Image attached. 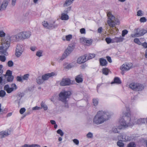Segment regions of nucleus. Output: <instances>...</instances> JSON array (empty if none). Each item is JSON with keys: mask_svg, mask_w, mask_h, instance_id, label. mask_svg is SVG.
Wrapping results in <instances>:
<instances>
[{"mask_svg": "<svg viewBox=\"0 0 147 147\" xmlns=\"http://www.w3.org/2000/svg\"><path fill=\"white\" fill-rule=\"evenodd\" d=\"M127 112H126L123 116V118L120 120V125L118 127H113L112 130L115 133H119L121 129L126 128L131 125V123L130 122V116H131L130 109L129 107H126Z\"/></svg>", "mask_w": 147, "mask_h": 147, "instance_id": "1", "label": "nucleus"}, {"mask_svg": "<svg viewBox=\"0 0 147 147\" xmlns=\"http://www.w3.org/2000/svg\"><path fill=\"white\" fill-rule=\"evenodd\" d=\"M110 117L109 113L103 111H99L94 118L93 123L96 125L102 124L108 120Z\"/></svg>", "mask_w": 147, "mask_h": 147, "instance_id": "2", "label": "nucleus"}, {"mask_svg": "<svg viewBox=\"0 0 147 147\" xmlns=\"http://www.w3.org/2000/svg\"><path fill=\"white\" fill-rule=\"evenodd\" d=\"M107 15L109 19V20L107 21V23L111 28H113L115 27L116 24H119V20L115 18L111 14V12H107Z\"/></svg>", "mask_w": 147, "mask_h": 147, "instance_id": "3", "label": "nucleus"}, {"mask_svg": "<svg viewBox=\"0 0 147 147\" xmlns=\"http://www.w3.org/2000/svg\"><path fill=\"white\" fill-rule=\"evenodd\" d=\"M71 94L70 91H65L61 92L59 94V99L63 102H67V99L69 98Z\"/></svg>", "mask_w": 147, "mask_h": 147, "instance_id": "4", "label": "nucleus"}, {"mask_svg": "<svg viewBox=\"0 0 147 147\" xmlns=\"http://www.w3.org/2000/svg\"><path fill=\"white\" fill-rule=\"evenodd\" d=\"M19 33L16 35H13L11 36V37L8 36L6 37L4 39L2 38V40L4 42H5L6 43H7V41H9L8 39L9 40V45H10V41L16 42L21 39L20 36L19 35Z\"/></svg>", "mask_w": 147, "mask_h": 147, "instance_id": "5", "label": "nucleus"}, {"mask_svg": "<svg viewBox=\"0 0 147 147\" xmlns=\"http://www.w3.org/2000/svg\"><path fill=\"white\" fill-rule=\"evenodd\" d=\"M129 87L135 91H141L144 89V86L143 85L137 83H132L130 84L129 85Z\"/></svg>", "mask_w": 147, "mask_h": 147, "instance_id": "6", "label": "nucleus"}, {"mask_svg": "<svg viewBox=\"0 0 147 147\" xmlns=\"http://www.w3.org/2000/svg\"><path fill=\"white\" fill-rule=\"evenodd\" d=\"M9 41H7V43H6L5 42H4L2 40V51H0L1 54H4V55L7 56L8 55V53L6 52L7 50L8 49L10 46L9 45V39H8Z\"/></svg>", "mask_w": 147, "mask_h": 147, "instance_id": "7", "label": "nucleus"}, {"mask_svg": "<svg viewBox=\"0 0 147 147\" xmlns=\"http://www.w3.org/2000/svg\"><path fill=\"white\" fill-rule=\"evenodd\" d=\"M73 50V46H68L62 55L60 59V60L61 61L63 60Z\"/></svg>", "mask_w": 147, "mask_h": 147, "instance_id": "8", "label": "nucleus"}, {"mask_svg": "<svg viewBox=\"0 0 147 147\" xmlns=\"http://www.w3.org/2000/svg\"><path fill=\"white\" fill-rule=\"evenodd\" d=\"M21 39H25L29 38L31 35V32L29 31H24L19 33Z\"/></svg>", "mask_w": 147, "mask_h": 147, "instance_id": "9", "label": "nucleus"}, {"mask_svg": "<svg viewBox=\"0 0 147 147\" xmlns=\"http://www.w3.org/2000/svg\"><path fill=\"white\" fill-rule=\"evenodd\" d=\"M132 64L131 63H125L123 64L120 67V69L122 71H127L132 67Z\"/></svg>", "mask_w": 147, "mask_h": 147, "instance_id": "10", "label": "nucleus"}, {"mask_svg": "<svg viewBox=\"0 0 147 147\" xmlns=\"http://www.w3.org/2000/svg\"><path fill=\"white\" fill-rule=\"evenodd\" d=\"M71 84V80L69 78H63L62 81L60 82V85L61 86H68Z\"/></svg>", "mask_w": 147, "mask_h": 147, "instance_id": "11", "label": "nucleus"}, {"mask_svg": "<svg viewBox=\"0 0 147 147\" xmlns=\"http://www.w3.org/2000/svg\"><path fill=\"white\" fill-rule=\"evenodd\" d=\"M8 3V0H4L2 3L0 0V11L5 10L7 6Z\"/></svg>", "mask_w": 147, "mask_h": 147, "instance_id": "12", "label": "nucleus"}, {"mask_svg": "<svg viewBox=\"0 0 147 147\" xmlns=\"http://www.w3.org/2000/svg\"><path fill=\"white\" fill-rule=\"evenodd\" d=\"M43 26L45 28L49 29H52L56 28L57 26V25H53L52 24H49L47 22L44 21L42 22Z\"/></svg>", "mask_w": 147, "mask_h": 147, "instance_id": "13", "label": "nucleus"}, {"mask_svg": "<svg viewBox=\"0 0 147 147\" xmlns=\"http://www.w3.org/2000/svg\"><path fill=\"white\" fill-rule=\"evenodd\" d=\"M130 120L131 119H130ZM146 119H140L137 120L136 121L132 122V121L130 120V122L131 123V125L130 126H132L135 124H141L145 123Z\"/></svg>", "mask_w": 147, "mask_h": 147, "instance_id": "14", "label": "nucleus"}, {"mask_svg": "<svg viewBox=\"0 0 147 147\" xmlns=\"http://www.w3.org/2000/svg\"><path fill=\"white\" fill-rule=\"evenodd\" d=\"M87 55L85 54L84 56H82L79 57L77 59V61L78 63L81 64L84 63L87 61L86 57Z\"/></svg>", "mask_w": 147, "mask_h": 147, "instance_id": "15", "label": "nucleus"}, {"mask_svg": "<svg viewBox=\"0 0 147 147\" xmlns=\"http://www.w3.org/2000/svg\"><path fill=\"white\" fill-rule=\"evenodd\" d=\"M68 13L67 10H65L64 11V12L61 13V19L63 20H67L69 19V17L67 15Z\"/></svg>", "mask_w": 147, "mask_h": 147, "instance_id": "16", "label": "nucleus"}, {"mask_svg": "<svg viewBox=\"0 0 147 147\" xmlns=\"http://www.w3.org/2000/svg\"><path fill=\"white\" fill-rule=\"evenodd\" d=\"M54 72H51L50 73H47L42 76V78L43 81L48 80L49 78L55 75Z\"/></svg>", "mask_w": 147, "mask_h": 147, "instance_id": "17", "label": "nucleus"}, {"mask_svg": "<svg viewBox=\"0 0 147 147\" xmlns=\"http://www.w3.org/2000/svg\"><path fill=\"white\" fill-rule=\"evenodd\" d=\"M24 96V94L23 93H18L17 96V99L15 101V102L17 103L19 105L20 103V100L21 98Z\"/></svg>", "mask_w": 147, "mask_h": 147, "instance_id": "18", "label": "nucleus"}, {"mask_svg": "<svg viewBox=\"0 0 147 147\" xmlns=\"http://www.w3.org/2000/svg\"><path fill=\"white\" fill-rule=\"evenodd\" d=\"M75 80L78 83L82 82L83 81L82 75L80 74L77 76L76 77Z\"/></svg>", "mask_w": 147, "mask_h": 147, "instance_id": "19", "label": "nucleus"}, {"mask_svg": "<svg viewBox=\"0 0 147 147\" xmlns=\"http://www.w3.org/2000/svg\"><path fill=\"white\" fill-rule=\"evenodd\" d=\"M10 130L3 131L0 133V135L2 136V138H4L10 134Z\"/></svg>", "mask_w": 147, "mask_h": 147, "instance_id": "20", "label": "nucleus"}, {"mask_svg": "<svg viewBox=\"0 0 147 147\" xmlns=\"http://www.w3.org/2000/svg\"><path fill=\"white\" fill-rule=\"evenodd\" d=\"M4 89L8 93H10L14 90L13 88L11 87L10 88L9 85L8 84L5 86Z\"/></svg>", "mask_w": 147, "mask_h": 147, "instance_id": "21", "label": "nucleus"}, {"mask_svg": "<svg viewBox=\"0 0 147 147\" xmlns=\"http://www.w3.org/2000/svg\"><path fill=\"white\" fill-rule=\"evenodd\" d=\"M138 29L136 32L134 34H132L131 36L132 37H136L140 36L143 35V34L142 33V29L141 30Z\"/></svg>", "mask_w": 147, "mask_h": 147, "instance_id": "22", "label": "nucleus"}, {"mask_svg": "<svg viewBox=\"0 0 147 147\" xmlns=\"http://www.w3.org/2000/svg\"><path fill=\"white\" fill-rule=\"evenodd\" d=\"M80 40L81 41H83L89 45L91 44L92 42V39L87 40L86 38L83 37L80 38Z\"/></svg>", "mask_w": 147, "mask_h": 147, "instance_id": "23", "label": "nucleus"}, {"mask_svg": "<svg viewBox=\"0 0 147 147\" xmlns=\"http://www.w3.org/2000/svg\"><path fill=\"white\" fill-rule=\"evenodd\" d=\"M121 83V80L118 77H115L113 81H112L111 84L116 83L117 84H120Z\"/></svg>", "mask_w": 147, "mask_h": 147, "instance_id": "24", "label": "nucleus"}, {"mask_svg": "<svg viewBox=\"0 0 147 147\" xmlns=\"http://www.w3.org/2000/svg\"><path fill=\"white\" fill-rule=\"evenodd\" d=\"M102 72L103 74L107 76L109 72L111 73V71L107 68H104L102 69Z\"/></svg>", "mask_w": 147, "mask_h": 147, "instance_id": "25", "label": "nucleus"}, {"mask_svg": "<svg viewBox=\"0 0 147 147\" xmlns=\"http://www.w3.org/2000/svg\"><path fill=\"white\" fill-rule=\"evenodd\" d=\"M99 61L100 65L102 66H105L106 65L107 62L106 59L100 58L99 59Z\"/></svg>", "mask_w": 147, "mask_h": 147, "instance_id": "26", "label": "nucleus"}, {"mask_svg": "<svg viewBox=\"0 0 147 147\" xmlns=\"http://www.w3.org/2000/svg\"><path fill=\"white\" fill-rule=\"evenodd\" d=\"M16 49L23 52L24 48L22 45L18 44L17 45Z\"/></svg>", "mask_w": 147, "mask_h": 147, "instance_id": "27", "label": "nucleus"}, {"mask_svg": "<svg viewBox=\"0 0 147 147\" xmlns=\"http://www.w3.org/2000/svg\"><path fill=\"white\" fill-rule=\"evenodd\" d=\"M36 81L37 84H42L44 82V81L42 77L40 76H39L36 78Z\"/></svg>", "mask_w": 147, "mask_h": 147, "instance_id": "28", "label": "nucleus"}, {"mask_svg": "<svg viewBox=\"0 0 147 147\" xmlns=\"http://www.w3.org/2000/svg\"><path fill=\"white\" fill-rule=\"evenodd\" d=\"M74 0H66L63 4L64 7L67 6L71 4Z\"/></svg>", "mask_w": 147, "mask_h": 147, "instance_id": "29", "label": "nucleus"}, {"mask_svg": "<svg viewBox=\"0 0 147 147\" xmlns=\"http://www.w3.org/2000/svg\"><path fill=\"white\" fill-rule=\"evenodd\" d=\"M23 52L16 49L15 55L17 57H19L22 55Z\"/></svg>", "mask_w": 147, "mask_h": 147, "instance_id": "30", "label": "nucleus"}, {"mask_svg": "<svg viewBox=\"0 0 147 147\" xmlns=\"http://www.w3.org/2000/svg\"><path fill=\"white\" fill-rule=\"evenodd\" d=\"M124 38L121 36L119 37H115L114 39L115 42H121L123 41Z\"/></svg>", "mask_w": 147, "mask_h": 147, "instance_id": "31", "label": "nucleus"}, {"mask_svg": "<svg viewBox=\"0 0 147 147\" xmlns=\"http://www.w3.org/2000/svg\"><path fill=\"white\" fill-rule=\"evenodd\" d=\"M41 109L43 108L44 110L45 111H46L47 110L48 107L46 104H45L44 103H43L42 102H41L40 104Z\"/></svg>", "mask_w": 147, "mask_h": 147, "instance_id": "32", "label": "nucleus"}, {"mask_svg": "<svg viewBox=\"0 0 147 147\" xmlns=\"http://www.w3.org/2000/svg\"><path fill=\"white\" fill-rule=\"evenodd\" d=\"M1 104L0 103V113H1V114H5L7 112V109H2L1 108Z\"/></svg>", "mask_w": 147, "mask_h": 147, "instance_id": "33", "label": "nucleus"}, {"mask_svg": "<svg viewBox=\"0 0 147 147\" xmlns=\"http://www.w3.org/2000/svg\"><path fill=\"white\" fill-rule=\"evenodd\" d=\"M14 76H8L7 78V80L8 82H12Z\"/></svg>", "mask_w": 147, "mask_h": 147, "instance_id": "34", "label": "nucleus"}, {"mask_svg": "<svg viewBox=\"0 0 147 147\" xmlns=\"http://www.w3.org/2000/svg\"><path fill=\"white\" fill-rule=\"evenodd\" d=\"M12 71L9 70H7L6 72V74L4 75L5 77H6L7 76H12Z\"/></svg>", "mask_w": 147, "mask_h": 147, "instance_id": "35", "label": "nucleus"}, {"mask_svg": "<svg viewBox=\"0 0 147 147\" xmlns=\"http://www.w3.org/2000/svg\"><path fill=\"white\" fill-rule=\"evenodd\" d=\"M88 58L87 60L90 59L94 57L95 56V55L94 54H90L88 55H87Z\"/></svg>", "mask_w": 147, "mask_h": 147, "instance_id": "36", "label": "nucleus"}, {"mask_svg": "<svg viewBox=\"0 0 147 147\" xmlns=\"http://www.w3.org/2000/svg\"><path fill=\"white\" fill-rule=\"evenodd\" d=\"M93 105L94 106H97L98 103V100L97 99H93L92 100Z\"/></svg>", "mask_w": 147, "mask_h": 147, "instance_id": "37", "label": "nucleus"}, {"mask_svg": "<svg viewBox=\"0 0 147 147\" xmlns=\"http://www.w3.org/2000/svg\"><path fill=\"white\" fill-rule=\"evenodd\" d=\"M6 94L5 91L3 90H1L0 91V97H3Z\"/></svg>", "mask_w": 147, "mask_h": 147, "instance_id": "38", "label": "nucleus"}, {"mask_svg": "<svg viewBox=\"0 0 147 147\" xmlns=\"http://www.w3.org/2000/svg\"><path fill=\"white\" fill-rule=\"evenodd\" d=\"M117 145L119 147H123L124 146V144L122 142V140H119L117 142Z\"/></svg>", "mask_w": 147, "mask_h": 147, "instance_id": "39", "label": "nucleus"}, {"mask_svg": "<svg viewBox=\"0 0 147 147\" xmlns=\"http://www.w3.org/2000/svg\"><path fill=\"white\" fill-rule=\"evenodd\" d=\"M42 51L41 50H39L37 51L36 53V55L39 57L42 56Z\"/></svg>", "mask_w": 147, "mask_h": 147, "instance_id": "40", "label": "nucleus"}, {"mask_svg": "<svg viewBox=\"0 0 147 147\" xmlns=\"http://www.w3.org/2000/svg\"><path fill=\"white\" fill-rule=\"evenodd\" d=\"M6 60V57L4 55H0V61L4 62Z\"/></svg>", "mask_w": 147, "mask_h": 147, "instance_id": "41", "label": "nucleus"}, {"mask_svg": "<svg viewBox=\"0 0 147 147\" xmlns=\"http://www.w3.org/2000/svg\"><path fill=\"white\" fill-rule=\"evenodd\" d=\"M7 65L9 67H11L13 65V63L12 61L10 60L8 62Z\"/></svg>", "mask_w": 147, "mask_h": 147, "instance_id": "42", "label": "nucleus"}, {"mask_svg": "<svg viewBox=\"0 0 147 147\" xmlns=\"http://www.w3.org/2000/svg\"><path fill=\"white\" fill-rule=\"evenodd\" d=\"M147 20L145 17H143L140 18V21L141 22H144L147 21Z\"/></svg>", "mask_w": 147, "mask_h": 147, "instance_id": "43", "label": "nucleus"}, {"mask_svg": "<svg viewBox=\"0 0 147 147\" xmlns=\"http://www.w3.org/2000/svg\"><path fill=\"white\" fill-rule=\"evenodd\" d=\"M66 40L67 41H69L72 38V36L71 34H69L66 36H65Z\"/></svg>", "mask_w": 147, "mask_h": 147, "instance_id": "44", "label": "nucleus"}, {"mask_svg": "<svg viewBox=\"0 0 147 147\" xmlns=\"http://www.w3.org/2000/svg\"><path fill=\"white\" fill-rule=\"evenodd\" d=\"M57 134H60L61 136H63L64 134L63 132L61 129L58 130L57 131Z\"/></svg>", "mask_w": 147, "mask_h": 147, "instance_id": "45", "label": "nucleus"}, {"mask_svg": "<svg viewBox=\"0 0 147 147\" xmlns=\"http://www.w3.org/2000/svg\"><path fill=\"white\" fill-rule=\"evenodd\" d=\"M136 145L133 142L129 143L127 147H136Z\"/></svg>", "mask_w": 147, "mask_h": 147, "instance_id": "46", "label": "nucleus"}, {"mask_svg": "<svg viewBox=\"0 0 147 147\" xmlns=\"http://www.w3.org/2000/svg\"><path fill=\"white\" fill-rule=\"evenodd\" d=\"M134 41L135 43L139 45H140L141 43L139 40L138 38H135L134 40Z\"/></svg>", "mask_w": 147, "mask_h": 147, "instance_id": "47", "label": "nucleus"}, {"mask_svg": "<svg viewBox=\"0 0 147 147\" xmlns=\"http://www.w3.org/2000/svg\"><path fill=\"white\" fill-rule=\"evenodd\" d=\"M128 32V31L127 30H124L122 31V36L124 37L125 35L127 34Z\"/></svg>", "mask_w": 147, "mask_h": 147, "instance_id": "48", "label": "nucleus"}, {"mask_svg": "<svg viewBox=\"0 0 147 147\" xmlns=\"http://www.w3.org/2000/svg\"><path fill=\"white\" fill-rule=\"evenodd\" d=\"M105 40L107 44H109L111 42L112 39L110 38L107 37L105 38Z\"/></svg>", "mask_w": 147, "mask_h": 147, "instance_id": "49", "label": "nucleus"}, {"mask_svg": "<svg viewBox=\"0 0 147 147\" xmlns=\"http://www.w3.org/2000/svg\"><path fill=\"white\" fill-rule=\"evenodd\" d=\"M29 74H25L23 77V79L24 80H27L28 78Z\"/></svg>", "mask_w": 147, "mask_h": 147, "instance_id": "50", "label": "nucleus"}, {"mask_svg": "<svg viewBox=\"0 0 147 147\" xmlns=\"http://www.w3.org/2000/svg\"><path fill=\"white\" fill-rule=\"evenodd\" d=\"M143 14L142 13V11L141 10H139L137 12V15L138 16H142Z\"/></svg>", "mask_w": 147, "mask_h": 147, "instance_id": "51", "label": "nucleus"}, {"mask_svg": "<svg viewBox=\"0 0 147 147\" xmlns=\"http://www.w3.org/2000/svg\"><path fill=\"white\" fill-rule=\"evenodd\" d=\"M5 33L3 30L0 31V37H2L5 36Z\"/></svg>", "mask_w": 147, "mask_h": 147, "instance_id": "52", "label": "nucleus"}, {"mask_svg": "<svg viewBox=\"0 0 147 147\" xmlns=\"http://www.w3.org/2000/svg\"><path fill=\"white\" fill-rule=\"evenodd\" d=\"M86 136L88 138H91L93 137V134L92 133L89 132L87 134Z\"/></svg>", "mask_w": 147, "mask_h": 147, "instance_id": "53", "label": "nucleus"}, {"mask_svg": "<svg viewBox=\"0 0 147 147\" xmlns=\"http://www.w3.org/2000/svg\"><path fill=\"white\" fill-rule=\"evenodd\" d=\"M26 111V109L24 108H22L20 109V113L22 114H23Z\"/></svg>", "mask_w": 147, "mask_h": 147, "instance_id": "54", "label": "nucleus"}, {"mask_svg": "<svg viewBox=\"0 0 147 147\" xmlns=\"http://www.w3.org/2000/svg\"><path fill=\"white\" fill-rule=\"evenodd\" d=\"M12 88H13V90H16L17 89V87L15 84H12L11 85Z\"/></svg>", "mask_w": 147, "mask_h": 147, "instance_id": "55", "label": "nucleus"}, {"mask_svg": "<svg viewBox=\"0 0 147 147\" xmlns=\"http://www.w3.org/2000/svg\"><path fill=\"white\" fill-rule=\"evenodd\" d=\"M6 82L5 81L3 80V78L2 76L0 77V84L2 83L5 84Z\"/></svg>", "mask_w": 147, "mask_h": 147, "instance_id": "56", "label": "nucleus"}, {"mask_svg": "<svg viewBox=\"0 0 147 147\" xmlns=\"http://www.w3.org/2000/svg\"><path fill=\"white\" fill-rule=\"evenodd\" d=\"M29 147H40V146L37 144H32L31 145H29Z\"/></svg>", "mask_w": 147, "mask_h": 147, "instance_id": "57", "label": "nucleus"}, {"mask_svg": "<svg viewBox=\"0 0 147 147\" xmlns=\"http://www.w3.org/2000/svg\"><path fill=\"white\" fill-rule=\"evenodd\" d=\"M80 32L81 34H85L86 33V30L84 28H82L80 30Z\"/></svg>", "mask_w": 147, "mask_h": 147, "instance_id": "58", "label": "nucleus"}, {"mask_svg": "<svg viewBox=\"0 0 147 147\" xmlns=\"http://www.w3.org/2000/svg\"><path fill=\"white\" fill-rule=\"evenodd\" d=\"M74 142L76 145H78L79 143V140L77 139H74L73 140Z\"/></svg>", "mask_w": 147, "mask_h": 147, "instance_id": "59", "label": "nucleus"}, {"mask_svg": "<svg viewBox=\"0 0 147 147\" xmlns=\"http://www.w3.org/2000/svg\"><path fill=\"white\" fill-rule=\"evenodd\" d=\"M16 79L17 81L20 82H22V78L20 76H18L17 77Z\"/></svg>", "mask_w": 147, "mask_h": 147, "instance_id": "60", "label": "nucleus"}, {"mask_svg": "<svg viewBox=\"0 0 147 147\" xmlns=\"http://www.w3.org/2000/svg\"><path fill=\"white\" fill-rule=\"evenodd\" d=\"M3 68V65H0V76L3 74V71L2 69Z\"/></svg>", "mask_w": 147, "mask_h": 147, "instance_id": "61", "label": "nucleus"}, {"mask_svg": "<svg viewBox=\"0 0 147 147\" xmlns=\"http://www.w3.org/2000/svg\"><path fill=\"white\" fill-rule=\"evenodd\" d=\"M142 45L144 48H147V43L145 42L142 43Z\"/></svg>", "mask_w": 147, "mask_h": 147, "instance_id": "62", "label": "nucleus"}, {"mask_svg": "<svg viewBox=\"0 0 147 147\" xmlns=\"http://www.w3.org/2000/svg\"><path fill=\"white\" fill-rule=\"evenodd\" d=\"M36 49V47H31L30 48V49L33 51H34Z\"/></svg>", "mask_w": 147, "mask_h": 147, "instance_id": "63", "label": "nucleus"}, {"mask_svg": "<svg viewBox=\"0 0 147 147\" xmlns=\"http://www.w3.org/2000/svg\"><path fill=\"white\" fill-rule=\"evenodd\" d=\"M106 58H107V61L109 62V63H111L112 62V61L111 60V57H110L109 56H107L106 57Z\"/></svg>", "mask_w": 147, "mask_h": 147, "instance_id": "64", "label": "nucleus"}]
</instances>
